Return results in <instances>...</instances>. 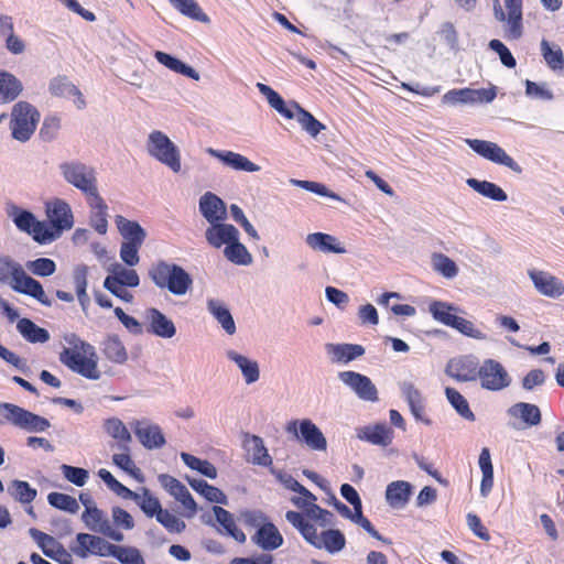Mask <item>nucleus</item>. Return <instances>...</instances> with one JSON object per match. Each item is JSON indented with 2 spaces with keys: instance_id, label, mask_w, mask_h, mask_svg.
I'll return each instance as SVG.
<instances>
[{
  "instance_id": "27",
  "label": "nucleus",
  "mask_w": 564,
  "mask_h": 564,
  "mask_svg": "<svg viewBox=\"0 0 564 564\" xmlns=\"http://www.w3.org/2000/svg\"><path fill=\"white\" fill-rule=\"evenodd\" d=\"M133 431L140 443L148 449L160 448L165 444V438L159 425L147 421L133 423Z\"/></svg>"
},
{
  "instance_id": "13",
  "label": "nucleus",
  "mask_w": 564,
  "mask_h": 564,
  "mask_svg": "<svg viewBox=\"0 0 564 564\" xmlns=\"http://www.w3.org/2000/svg\"><path fill=\"white\" fill-rule=\"evenodd\" d=\"M497 96L496 88L492 86L490 88H460V89H451L442 97V102L444 105L456 106V105H471V104H489Z\"/></svg>"
},
{
  "instance_id": "24",
  "label": "nucleus",
  "mask_w": 564,
  "mask_h": 564,
  "mask_svg": "<svg viewBox=\"0 0 564 564\" xmlns=\"http://www.w3.org/2000/svg\"><path fill=\"white\" fill-rule=\"evenodd\" d=\"M108 275L104 281L105 289L111 286L137 288L140 284V278L135 270L122 267L120 263H112L107 268Z\"/></svg>"
},
{
  "instance_id": "8",
  "label": "nucleus",
  "mask_w": 564,
  "mask_h": 564,
  "mask_svg": "<svg viewBox=\"0 0 564 564\" xmlns=\"http://www.w3.org/2000/svg\"><path fill=\"white\" fill-rule=\"evenodd\" d=\"M285 430L310 451L321 453L327 451V438L311 419L293 420L288 423Z\"/></svg>"
},
{
  "instance_id": "23",
  "label": "nucleus",
  "mask_w": 564,
  "mask_h": 564,
  "mask_svg": "<svg viewBox=\"0 0 564 564\" xmlns=\"http://www.w3.org/2000/svg\"><path fill=\"white\" fill-rule=\"evenodd\" d=\"M239 236V231L234 225L224 221L210 224L205 231L206 241L216 249L223 246L227 247L230 242L236 241Z\"/></svg>"
},
{
  "instance_id": "50",
  "label": "nucleus",
  "mask_w": 564,
  "mask_h": 564,
  "mask_svg": "<svg viewBox=\"0 0 564 564\" xmlns=\"http://www.w3.org/2000/svg\"><path fill=\"white\" fill-rule=\"evenodd\" d=\"M224 256L228 261L237 265H249L252 263V256L246 246L240 242L239 237H237L236 241L225 247Z\"/></svg>"
},
{
  "instance_id": "44",
  "label": "nucleus",
  "mask_w": 564,
  "mask_h": 564,
  "mask_svg": "<svg viewBox=\"0 0 564 564\" xmlns=\"http://www.w3.org/2000/svg\"><path fill=\"white\" fill-rule=\"evenodd\" d=\"M17 328L24 339L33 344H43L50 339V333L29 318H21Z\"/></svg>"
},
{
  "instance_id": "17",
  "label": "nucleus",
  "mask_w": 564,
  "mask_h": 564,
  "mask_svg": "<svg viewBox=\"0 0 564 564\" xmlns=\"http://www.w3.org/2000/svg\"><path fill=\"white\" fill-rule=\"evenodd\" d=\"M76 541L78 546L74 549V552L80 557H86L88 554L97 556H111L116 545L109 543L101 536L89 533H78L76 535Z\"/></svg>"
},
{
  "instance_id": "45",
  "label": "nucleus",
  "mask_w": 564,
  "mask_h": 564,
  "mask_svg": "<svg viewBox=\"0 0 564 564\" xmlns=\"http://www.w3.org/2000/svg\"><path fill=\"white\" fill-rule=\"evenodd\" d=\"M345 535L339 530L328 529L321 533L316 549H324L328 553L335 554L340 552L345 547Z\"/></svg>"
},
{
  "instance_id": "38",
  "label": "nucleus",
  "mask_w": 564,
  "mask_h": 564,
  "mask_svg": "<svg viewBox=\"0 0 564 564\" xmlns=\"http://www.w3.org/2000/svg\"><path fill=\"white\" fill-rule=\"evenodd\" d=\"M243 447L253 464L260 466H270L272 464V458L260 436L246 435L243 440Z\"/></svg>"
},
{
  "instance_id": "1",
  "label": "nucleus",
  "mask_w": 564,
  "mask_h": 564,
  "mask_svg": "<svg viewBox=\"0 0 564 564\" xmlns=\"http://www.w3.org/2000/svg\"><path fill=\"white\" fill-rule=\"evenodd\" d=\"M63 339L67 347L59 355L61 362L89 380H99L101 372L98 368V356L95 347L82 340L74 333L64 335Z\"/></svg>"
},
{
  "instance_id": "49",
  "label": "nucleus",
  "mask_w": 564,
  "mask_h": 564,
  "mask_svg": "<svg viewBox=\"0 0 564 564\" xmlns=\"http://www.w3.org/2000/svg\"><path fill=\"white\" fill-rule=\"evenodd\" d=\"M170 3L183 15L199 21L202 23H209L208 15L202 10L195 0H169Z\"/></svg>"
},
{
  "instance_id": "16",
  "label": "nucleus",
  "mask_w": 564,
  "mask_h": 564,
  "mask_svg": "<svg viewBox=\"0 0 564 564\" xmlns=\"http://www.w3.org/2000/svg\"><path fill=\"white\" fill-rule=\"evenodd\" d=\"M479 366L475 356H459L447 362L445 372L459 382L475 381L479 373Z\"/></svg>"
},
{
  "instance_id": "6",
  "label": "nucleus",
  "mask_w": 564,
  "mask_h": 564,
  "mask_svg": "<svg viewBox=\"0 0 564 564\" xmlns=\"http://www.w3.org/2000/svg\"><path fill=\"white\" fill-rule=\"evenodd\" d=\"M523 0H492V14L501 24L503 36L508 41L519 40L523 35Z\"/></svg>"
},
{
  "instance_id": "64",
  "label": "nucleus",
  "mask_w": 564,
  "mask_h": 564,
  "mask_svg": "<svg viewBox=\"0 0 564 564\" xmlns=\"http://www.w3.org/2000/svg\"><path fill=\"white\" fill-rule=\"evenodd\" d=\"M25 409L9 402L0 403V416L15 427L21 425Z\"/></svg>"
},
{
  "instance_id": "62",
  "label": "nucleus",
  "mask_w": 564,
  "mask_h": 564,
  "mask_svg": "<svg viewBox=\"0 0 564 564\" xmlns=\"http://www.w3.org/2000/svg\"><path fill=\"white\" fill-rule=\"evenodd\" d=\"M50 425L51 424L48 420H46L45 417L25 410L19 429L25 430L28 432L40 433L47 430Z\"/></svg>"
},
{
  "instance_id": "63",
  "label": "nucleus",
  "mask_w": 564,
  "mask_h": 564,
  "mask_svg": "<svg viewBox=\"0 0 564 564\" xmlns=\"http://www.w3.org/2000/svg\"><path fill=\"white\" fill-rule=\"evenodd\" d=\"M541 51L546 64L553 70L564 68V56L560 47L553 48L547 41L543 40L541 42Z\"/></svg>"
},
{
  "instance_id": "28",
  "label": "nucleus",
  "mask_w": 564,
  "mask_h": 564,
  "mask_svg": "<svg viewBox=\"0 0 564 564\" xmlns=\"http://www.w3.org/2000/svg\"><path fill=\"white\" fill-rule=\"evenodd\" d=\"M225 355L240 370L246 384H252L260 379V367L257 360L234 349H227Z\"/></svg>"
},
{
  "instance_id": "2",
  "label": "nucleus",
  "mask_w": 564,
  "mask_h": 564,
  "mask_svg": "<svg viewBox=\"0 0 564 564\" xmlns=\"http://www.w3.org/2000/svg\"><path fill=\"white\" fill-rule=\"evenodd\" d=\"M257 88L267 98L268 104L286 119H296L301 127L311 135L316 137L325 126L297 102L285 104L283 98L270 86L258 83Z\"/></svg>"
},
{
  "instance_id": "56",
  "label": "nucleus",
  "mask_w": 564,
  "mask_h": 564,
  "mask_svg": "<svg viewBox=\"0 0 564 564\" xmlns=\"http://www.w3.org/2000/svg\"><path fill=\"white\" fill-rule=\"evenodd\" d=\"M181 458L191 469L197 470L210 479H215L217 477L216 467L208 460L200 459L187 453H181Z\"/></svg>"
},
{
  "instance_id": "48",
  "label": "nucleus",
  "mask_w": 564,
  "mask_h": 564,
  "mask_svg": "<svg viewBox=\"0 0 564 564\" xmlns=\"http://www.w3.org/2000/svg\"><path fill=\"white\" fill-rule=\"evenodd\" d=\"M8 216L12 219L17 228L21 231L30 234L37 219L28 210L21 209L14 204H9L7 207Z\"/></svg>"
},
{
  "instance_id": "42",
  "label": "nucleus",
  "mask_w": 564,
  "mask_h": 564,
  "mask_svg": "<svg viewBox=\"0 0 564 564\" xmlns=\"http://www.w3.org/2000/svg\"><path fill=\"white\" fill-rule=\"evenodd\" d=\"M467 185L479 195L495 202H506L507 193L497 184L489 181H479L477 178H467Z\"/></svg>"
},
{
  "instance_id": "14",
  "label": "nucleus",
  "mask_w": 564,
  "mask_h": 564,
  "mask_svg": "<svg viewBox=\"0 0 564 564\" xmlns=\"http://www.w3.org/2000/svg\"><path fill=\"white\" fill-rule=\"evenodd\" d=\"M527 274L539 294L549 299H560L564 295V281L553 273L532 268Z\"/></svg>"
},
{
  "instance_id": "7",
  "label": "nucleus",
  "mask_w": 564,
  "mask_h": 564,
  "mask_svg": "<svg viewBox=\"0 0 564 564\" xmlns=\"http://www.w3.org/2000/svg\"><path fill=\"white\" fill-rule=\"evenodd\" d=\"M59 169L65 181L82 191L86 199L98 194L94 167L80 162H66L61 164Z\"/></svg>"
},
{
  "instance_id": "34",
  "label": "nucleus",
  "mask_w": 564,
  "mask_h": 564,
  "mask_svg": "<svg viewBox=\"0 0 564 564\" xmlns=\"http://www.w3.org/2000/svg\"><path fill=\"white\" fill-rule=\"evenodd\" d=\"M357 437L373 445L388 446L392 443L393 431L386 424L367 425L357 430Z\"/></svg>"
},
{
  "instance_id": "41",
  "label": "nucleus",
  "mask_w": 564,
  "mask_h": 564,
  "mask_svg": "<svg viewBox=\"0 0 564 564\" xmlns=\"http://www.w3.org/2000/svg\"><path fill=\"white\" fill-rule=\"evenodd\" d=\"M429 312L436 322L452 327L458 316L456 313L459 312V308L448 302L432 301L429 305Z\"/></svg>"
},
{
  "instance_id": "9",
  "label": "nucleus",
  "mask_w": 564,
  "mask_h": 564,
  "mask_svg": "<svg viewBox=\"0 0 564 564\" xmlns=\"http://www.w3.org/2000/svg\"><path fill=\"white\" fill-rule=\"evenodd\" d=\"M12 137L21 142L28 141L34 133L40 120L37 110L28 102H18L12 109Z\"/></svg>"
},
{
  "instance_id": "59",
  "label": "nucleus",
  "mask_w": 564,
  "mask_h": 564,
  "mask_svg": "<svg viewBox=\"0 0 564 564\" xmlns=\"http://www.w3.org/2000/svg\"><path fill=\"white\" fill-rule=\"evenodd\" d=\"M290 183L294 186L301 187L308 192H312L316 195L328 197L334 200L343 202L344 199L337 195L336 193L329 191L324 184L312 182V181H302V180H290Z\"/></svg>"
},
{
  "instance_id": "35",
  "label": "nucleus",
  "mask_w": 564,
  "mask_h": 564,
  "mask_svg": "<svg viewBox=\"0 0 564 564\" xmlns=\"http://www.w3.org/2000/svg\"><path fill=\"white\" fill-rule=\"evenodd\" d=\"M412 485L405 480L390 482L386 489L387 503L393 509H403L412 495Z\"/></svg>"
},
{
  "instance_id": "19",
  "label": "nucleus",
  "mask_w": 564,
  "mask_h": 564,
  "mask_svg": "<svg viewBox=\"0 0 564 564\" xmlns=\"http://www.w3.org/2000/svg\"><path fill=\"white\" fill-rule=\"evenodd\" d=\"M206 153L236 172L256 173L261 170L258 164L238 152L208 148L206 149Z\"/></svg>"
},
{
  "instance_id": "18",
  "label": "nucleus",
  "mask_w": 564,
  "mask_h": 564,
  "mask_svg": "<svg viewBox=\"0 0 564 564\" xmlns=\"http://www.w3.org/2000/svg\"><path fill=\"white\" fill-rule=\"evenodd\" d=\"M30 535L41 547L42 552L58 564H70L72 556L64 549V546L53 536L39 531L37 529H30Z\"/></svg>"
},
{
  "instance_id": "39",
  "label": "nucleus",
  "mask_w": 564,
  "mask_h": 564,
  "mask_svg": "<svg viewBox=\"0 0 564 564\" xmlns=\"http://www.w3.org/2000/svg\"><path fill=\"white\" fill-rule=\"evenodd\" d=\"M285 519L300 531L301 535L307 543L316 547L321 533H317V529L314 524L306 521L304 516L296 511H288L285 513Z\"/></svg>"
},
{
  "instance_id": "46",
  "label": "nucleus",
  "mask_w": 564,
  "mask_h": 564,
  "mask_svg": "<svg viewBox=\"0 0 564 564\" xmlns=\"http://www.w3.org/2000/svg\"><path fill=\"white\" fill-rule=\"evenodd\" d=\"M213 512L217 522L224 528L228 535L232 536L239 543H243L246 541V534L237 528L234 517L229 511L215 506L213 508Z\"/></svg>"
},
{
  "instance_id": "47",
  "label": "nucleus",
  "mask_w": 564,
  "mask_h": 564,
  "mask_svg": "<svg viewBox=\"0 0 564 564\" xmlns=\"http://www.w3.org/2000/svg\"><path fill=\"white\" fill-rule=\"evenodd\" d=\"M106 433L116 440L120 447L127 448V445L131 442V434L127 426L118 417L107 419L104 423Z\"/></svg>"
},
{
  "instance_id": "37",
  "label": "nucleus",
  "mask_w": 564,
  "mask_h": 564,
  "mask_svg": "<svg viewBox=\"0 0 564 564\" xmlns=\"http://www.w3.org/2000/svg\"><path fill=\"white\" fill-rule=\"evenodd\" d=\"M127 494L130 495H126L123 499L133 500L150 518L156 517L162 509L159 499L145 487H142L138 492L129 489Z\"/></svg>"
},
{
  "instance_id": "54",
  "label": "nucleus",
  "mask_w": 564,
  "mask_h": 564,
  "mask_svg": "<svg viewBox=\"0 0 564 564\" xmlns=\"http://www.w3.org/2000/svg\"><path fill=\"white\" fill-rule=\"evenodd\" d=\"M432 268L445 279H454L458 274L456 263L444 253L432 254Z\"/></svg>"
},
{
  "instance_id": "4",
  "label": "nucleus",
  "mask_w": 564,
  "mask_h": 564,
  "mask_svg": "<svg viewBox=\"0 0 564 564\" xmlns=\"http://www.w3.org/2000/svg\"><path fill=\"white\" fill-rule=\"evenodd\" d=\"M149 275L153 283L173 295H185L193 285L191 275L180 265L159 261L152 265Z\"/></svg>"
},
{
  "instance_id": "10",
  "label": "nucleus",
  "mask_w": 564,
  "mask_h": 564,
  "mask_svg": "<svg viewBox=\"0 0 564 564\" xmlns=\"http://www.w3.org/2000/svg\"><path fill=\"white\" fill-rule=\"evenodd\" d=\"M465 142L481 158L503 165L516 173H521V166L497 143L479 139H466Z\"/></svg>"
},
{
  "instance_id": "55",
  "label": "nucleus",
  "mask_w": 564,
  "mask_h": 564,
  "mask_svg": "<svg viewBox=\"0 0 564 564\" xmlns=\"http://www.w3.org/2000/svg\"><path fill=\"white\" fill-rule=\"evenodd\" d=\"M29 235H31L36 242L42 245L50 243L61 236L59 230L55 229L51 223L47 224L40 220L35 223Z\"/></svg>"
},
{
  "instance_id": "61",
  "label": "nucleus",
  "mask_w": 564,
  "mask_h": 564,
  "mask_svg": "<svg viewBox=\"0 0 564 564\" xmlns=\"http://www.w3.org/2000/svg\"><path fill=\"white\" fill-rule=\"evenodd\" d=\"M50 425L51 424L48 420H46L45 417L25 410L19 429L25 430L28 432L40 433L47 430Z\"/></svg>"
},
{
  "instance_id": "36",
  "label": "nucleus",
  "mask_w": 564,
  "mask_h": 564,
  "mask_svg": "<svg viewBox=\"0 0 564 564\" xmlns=\"http://www.w3.org/2000/svg\"><path fill=\"white\" fill-rule=\"evenodd\" d=\"M207 311L228 335H234L236 333L237 328L234 317L223 301L208 299Z\"/></svg>"
},
{
  "instance_id": "53",
  "label": "nucleus",
  "mask_w": 564,
  "mask_h": 564,
  "mask_svg": "<svg viewBox=\"0 0 564 564\" xmlns=\"http://www.w3.org/2000/svg\"><path fill=\"white\" fill-rule=\"evenodd\" d=\"M392 299L399 300V299H401V295L397 292H386L377 299V303L381 306L389 307L394 315L412 317L416 314V310L412 305H409V304H392V305H390V300H392Z\"/></svg>"
},
{
  "instance_id": "43",
  "label": "nucleus",
  "mask_w": 564,
  "mask_h": 564,
  "mask_svg": "<svg viewBox=\"0 0 564 564\" xmlns=\"http://www.w3.org/2000/svg\"><path fill=\"white\" fill-rule=\"evenodd\" d=\"M102 352L113 364L122 365L128 360V351L117 335L106 337L102 343Z\"/></svg>"
},
{
  "instance_id": "5",
  "label": "nucleus",
  "mask_w": 564,
  "mask_h": 564,
  "mask_svg": "<svg viewBox=\"0 0 564 564\" xmlns=\"http://www.w3.org/2000/svg\"><path fill=\"white\" fill-rule=\"evenodd\" d=\"M145 151L150 158L173 173L182 171L181 149L161 130H152L145 139Z\"/></svg>"
},
{
  "instance_id": "11",
  "label": "nucleus",
  "mask_w": 564,
  "mask_h": 564,
  "mask_svg": "<svg viewBox=\"0 0 564 564\" xmlns=\"http://www.w3.org/2000/svg\"><path fill=\"white\" fill-rule=\"evenodd\" d=\"M479 379L482 389L489 391H501L511 383V377L505 367L495 359H486L479 366Z\"/></svg>"
},
{
  "instance_id": "32",
  "label": "nucleus",
  "mask_w": 564,
  "mask_h": 564,
  "mask_svg": "<svg viewBox=\"0 0 564 564\" xmlns=\"http://www.w3.org/2000/svg\"><path fill=\"white\" fill-rule=\"evenodd\" d=\"M325 350L335 364H348L365 354V348L358 344H326Z\"/></svg>"
},
{
  "instance_id": "60",
  "label": "nucleus",
  "mask_w": 564,
  "mask_h": 564,
  "mask_svg": "<svg viewBox=\"0 0 564 564\" xmlns=\"http://www.w3.org/2000/svg\"><path fill=\"white\" fill-rule=\"evenodd\" d=\"M47 501L51 506L69 513H76L79 509L77 500L66 494L51 492L47 496Z\"/></svg>"
},
{
  "instance_id": "40",
  "label": "nucleus",
  "mask_w": 564,
  "mask_h": 564,
  "mask_svg": "<svg viewBox=\"0 0 564 564\" xmlns=\"http://www.w3.org/2000/svg\"><path fill=\"white\" fill-rule=\"evenodd\" d=\"M115 223L118 231L123 237L126 242L142 243L145 240L147 232L139 225V223L129 220L121 215H117Z\"/></svg>"
},
{
  "instance_id": "29",
  "label": "nucleus",
  "mask_w": 564,
  "mask_h": 564,
  "mask_svg": "<svg viewBox=\"0 0 564 564\" xmlns=\"http://www.w3.org/2000/svg\"><path fill=\"white\" fill-rule=\"evenodd\" d=\"M52 95L56 97L73 99V104L77 109H84L86 106L82 91L65 76L53 78L48 87Z\"/></svg>"
},
{
  "instance_id": "51",
  "label": "nucleus",
  "mask_w": 564,
  "mask_h": 564,
  "mask_svg": "<svg viewBox=\"0 0 564 564\" xmlns=\"http://www.w3.org/2000/svg\"><path fill=\"white\" fill-rule=\"evenodd\" d=\"M21 90L22 85L13 75L0 73V104L13 100Z\"/></svg>"
},
{
  "instance_id": "12",
  "label": "nucleus",
  "mask_w": 564,
  "mask_h": 564,
  "mask_svg": "<svg viewBox=\"0 0 564 564\" xmlns=\"http://www.w3.org/2000/svg\"><path fill=\"white\" fill-rule=\"evenodd\" d=\"M338 379L360 400L367 402L379 400L377 387L369 377L352 370H345L338 372Z\"/></svg>"
},
{
  "instance_id": "20",
  "label": "nucleus",
  "mask_w": 564,
  "mask_h": 564,
  "mask_svg": "<svg viewBox=\"0 0 564 564\" xmlns=\"http://www.w3.org/2000/svg\"><path fill=\"white\" fill-rule=\"evenodd\" d=\"M159 480L162 487L188 511L187 517L191 518L197 512L195 500L188 489L180 480L164 474L159 476Z\"/></svg>"
},
{
  "instance_id": "57",
  "label": "nucleus",
  "mask_w": 564,
  "mask_h": 564,
  "mask_svg": "<svg viewBox=\"0 0 564 564\" xmlns=\"http://www.w3.org/2000/svg\"><path fill=\"white\" fill-rule=\"evenodd\" d=\"M112 557L121 564H145V561L139 549L134 546L115 545Z\"/></svg>"
},
{
  "instance_id": "52",
  "label": "nucleus",
  "mask_w": 564,
  "mask_h": 564,
  "mask_svg": "<svg viewBox=\"0 0 564 564\" xmlns=\"http://www.w3.org/2000/svg\"><path fill=\"white\" fill-rule=\"evenodd\" d=\"M446 399L456 412L467 421H474L475 415L469 408L466 398L456 389L447 387L445 389Z\"/></svg>"
},
{
  "instance_id": "58",
  "label": "nucleus",
  "mask_w": 564,
  "mask_h": 564,
  "mask_svg": "<svg viewBox=\"0 0 564 564\" xmlns=\"http://www.w3.org/2000/svg\"><path fill=\"white\" fill-rule=\"evenodd\" d=\"M10 495L21 503H30L36 497V489L23 480H13L9 487Z\"/></svg>"
},
{
  "instance_id": "31",
  "label": "nucleus",
  "mask_w": 564,
  "mask_h": 564,
  "mask_svg": "<svg viewBox=\"0 0 564 564\" xmlns=\"http://www.w3.org/2000/svg\"><path fill=\"white\" fill-rule=\"evenodd\" d=\"M251 540L263 551H273L283 544V536L279 529L269 521L257 529Z\"/></svg>"
},
{
  "instance_id": "30",
  "label": "nucleus",
  "mask_w": 564,
  "mask_h": 564,
  "mask_svg": "<svg viewBox=\"0 0 564 564\" xmlns=\"http://www.w3.org/2000/svg\"><path fill=\"white\" fill-rule=\"evenodd\" d=\"M90 208L89 224L100 235H106L108 230V206L104 198L98 194L87 198Z\"/></svg>"
},
{
  "instance_id": "26",
  "label": "nucleus",
  "mask_w": 564,
  "mask_h": 564,
  "mask_svg": "<svg viewBox=\"0 0 564 564\" xmlns=\"http://www.w3.org/2000/svg\"><path fill=\"white\" fill-rule=\"evenodd\" d=\"M199 212L209 225L225 221L227 218V209L224 200L212 192H206L200 196Z\"/></svg>"
},
{
  "instance_id": "25",
  "label": "nucleus",
  "mask_w": 564,
  "mask_h": 564,
  "mask_svg": "<svg viewBox=\"0 0 564 564\" xmlns=\"http://www.w3.org/2000/svg\"><path fill=\"white\" fill-rule=\"evenodd\" d=\"M149 330L158 337L170 339L176 334V326L172 319L158 308L151 307L144 312Z\"/></svg>"
},
{
  "instance_id": "33",
  "label": "nucleus",
  "mask_w": 564,
  "mask_h": 564,
  "mask_svg": "<svg viewBox=\"0 0 564 564\" xmlns=\"http://www.w3.org/2000/svg\"><path fill=\"white\" fill-rule=\"evenodd\" d=\"M510 419L520 421L525 427L536 426L542 416L538 405L527 402H518L507 410Z\"/></svg>"
},
{
  "instance_id": "22",
  "label": "nucleus",
  "mask_w": 564,
  "mask_h": 564,
  "mask_svg": "<svg viewBox=\"0 0 564 564\" xmlns=\"http://www.w3.org/2000/svg\"><path fill=\"white\" fill-rule=\"evenodd\" d=\"M306 246L321 253L344 254L347 252L345 245L335 236L325 232H312L305 237Z\"/></svg>"
},
{
  "instance_id": "15",
  "label": "nucleus",
  "mask_w": 564,
  "mask_h": 564,
  "mask_svg": "<svg viewBox=\"0 0 564 564\" xmlns=\"http://www.w3.org/2000/svg\"><path fill=\"white\" fill-rule=\"evenodd\" d=\"M82 521L93 532L102 534L116 542L123 540V534L112 527L107 514L97 507L85 510L82 513Z\"/></svg>"
},
{
  "instance_id": "3",
  "label": "nucleus",
  "mask_w": 564,
  "mask_h": 564,
  "mask_svg": "<svg viewBox=\"0 0 564 564\" xmlns=\"http://www.w3.org/2000/svg\"><path fill=\"white\" fill-rule=\"evenodd\" d=\"M9 280L14 291L30 295L45 306L52 305V301L39 281L28 275L19 263L11 261L8 257L0 256V282H8Z\"/></svg>"
},
{
  "instance_id": "21",
  "label": "nucleus",
  "mask_w": 564,
  "mask_h": 564,
  "mask_svg": "<svg viewBox=\"0 0 564 564\" xmlns=\"http://www.w3.org/2000/svg\"><path fill=\"white\" fill-rule=\"evenodd\" d=\"M46 215L53 227L59 230V235L62 231L70 229L74 225L70 206L63 199L54 198L47 202Z\"/></svg>"
}]
</instances>
